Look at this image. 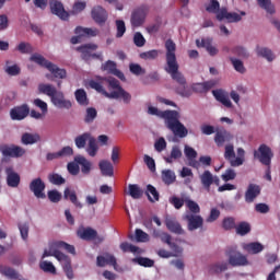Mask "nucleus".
<instances>
[{
    "mask_svg": "<svg viewBox=\"0 0 280 280\" xmlns=\"http://www.w3.org/2000/svg\"><path fill=\"white\" fill-rule=\"evenodd\" d=\"M166 49V65L164 67V71L171 75L172 80L179 84V88L175 90L177 95L182 97H189V93L187 92V79H185V74L180 72V66L178 65V59H176V44L172 39H167L165 42Z\"/></svg>",
    "mask_w": 280,
    "mask_h": 280,
    "instance_id": "1",
    "label": "nucleus"
},
{
    "mask_svg": "<svg viewBox=\"0 0 280 280\" xmlns=\"http://www.w3.org/2000/svg\"><path fill=\"white\" fill-rule=\"evenodd\" d=\"M164 124L166 128L171 130L175 137H179V139H185V137L189 135L187 127L180 122V114L177 110H172L170 115L166 116Z\"/></svg>",
    "mask_w": 280,
    "mask_h": 280,
    "instance_id": "2",
    "label": "nucleus"
},
{
    "mask_svg": "<svg viewBox=\"0 0 280 280\" xmlns=\"http://www.w3.org/2000/svg\"><path fill=\"white\" fill-rule=\"evenodd\" d=\"M164 124L166 128L171 130L175 137H179V139H185V137L189 135L187 127L180 122V114L177 110H172L170 115L166 116Z\"/></svg>",
    "mask_w": 280,
    "mask_h": 280,
    "instance_id": "3",
    "label": "nucleus"
},
{
    "mask_svg": "<svg viewBox=\"0 0 280 280\" xmlns=\"http://www.w3.org/2000/svg\"><path fill=\"white\" fill-rule=\"evenodd\" d=\"M30 60L39 65V67H44V69H48L54 78H59V80H65L67 78V70L58 68V66L45 59L40 54H33Z\"/></svg>",
    "mask_w": 280,
    "mask_h": 280,
    "instance_id": "4",
    "label": "nucleus"
},
{
    "mask_svg": "<svg viewBox=\"0 0 280 280\" xmlns=\"http://www.w3.org/2000/svg\"><path fill=\"white\" fill-rule=\"evenodd\" d=\"M105 82L108 83V90L112 91L109 94V100H119L121 98L125 104H130L132 95L128 93L124 88H121L119 80L117 79H105Z\"/></svg>",
    "mask_w": 280,
    "mask_h": 280,
    "instance_id": "5",
    "label": "nucleus"
},
{
    "mask_svg": "<svg viewBox=\"0 0 280 280\" xmlns=\"http://www.w3.org/2000/svg\"><path fill=\"white\" fill-rule=\"evenodd\" d=\"M230 266H248V259L242 253L237 252V247H229L225 252Z\"/></svg>",
    "mask_w": 280,
    "mask_h": 280,
    "instance_id": "6",
    "label": "nucleus"
},
{
    "mask_svg": "<svg viewBox=\"0 0 280 280\" xmlns=\"http://www.w3.org/2000/svg\"><path fill=\"white\" fill-rule=\"evenodd\" d=\"M254 156L255 159H258L259 163L270 167L275 153H272V149H270V147L260 144L258 150L254 152Z\"/></svg>",
    "mask_w": 280,
    "mask_h": 280,
    "instance_id": "7",
    "label": "nucleus"
},
{
    "mask_svg": "<svg viewBox=\"0 0 280 280\" xmlns=\"http://www.w3.org/2000/svg\"><path fill=\"white\" fill-rule=\"evenodd\" d=\"M0 152L3 156L10 159H21V156H25V149L23 147H19L15 144H2L0 145Z\"/></svg>",
    "mask_w": 280,
    "mask_h": 280,
    "instance_id": "8",
    "label": "nucleus"
},
{
    "mask_svg": "<svg viewBox=\"0 0 280 280\" xmlns=\"http://www.w3.org/2000/svg\"><path fill=\"white\" fill-rule=\"evenodd\" d=\"M78 236L81 240H85V242L95 241V244H102V242L105 240L104 235H97V231L93 230V228H83L79 230Z\"/></svg>",
    "mask_w": 280,
    "mask_h": 280,
    "instance_id": "9",
    "label": "nucleus"
},
{
    "mask_svg": "<svg viewBox=\"0 0 280 280\" xmlns=\"http://www.w3.org/2000/svg\"><path fill=\"white\" fill-rule=\"evenodd\" d=\"M28 189L30 191H32V194H34L35 198L42 200H45V198H47V195H45L46 185L40 177L32 179L28 185Z\"/></svg>",
    "mask_w": 280,
    "mask_h": 280,
    "instance_id": "10",
    "label": "nucleus"
},
{
    "mask_svg": "<svg viewBox=\"0 0 280 280\" xmlns=\"http://www.w3.org/2000/svg\"><path fill=\"white\" fill-rule=\"evenodd\" d=\"M60 241L50 243L48 248L44 250V254L42 256V259H45V257H56V259L62 264V259H67V255L60 252Z\"/></svg>",
    "mask_w": 280,
    "mask_h": 280,
    "instance_id": "11",
    "label": "nucleus"
},
{
    "mask_svg": "<svg viewBox=\"0 0 280 280\" xmlns=\"http://www.w3.org/2000/svg\"><path fill=\"white\" fill-rule=\"evenodd\" d=\"M54 106H57V108H65L66 110H70V108L73 107V103H71L70 100H67L65 97V92L57 91L51 97H50Z\"/></svg>",
    "mask_w": 280,
    "mask_h": 280,
    "instance_id": "12",
    "label": "nucleus"
},
{
    "mask_svg": "<svg viewBox=\"0 0 280 280\" xmlns=\"http://www.w3.org/2000/svg\"><path fill=\"white\" fill-rule=\"evenodd\" d=\"M50 12L61 19V21H69V12L65 10V4L59 0H51L50 3Z\"/></svg>",
    "mask_w": 280,
    "mask_h": 280,
    "instance_id": "13",
    "label": "nucleus"
},
{
    "mask_svg": "<svg viewBox=\"0 0 280 280\" xmlns=\"http://www.w3.org/2000/svg\"><path fill=\"white\" fill-rule=\"evenodd\" d=\"M91 16L97 25H105L108 21V12L102 5H96L91 11Z\"/></svg>",
    "mask_w": 280,
    "mask_h": 280,
    "instance_id": "14",
    "label": "nucleus"
},
{
    "mask_svg": "<svg viewBox=\"0 0 280 280\" xmlns=\"http://www.w3.org/2000/svg\"><path fill=\"white\" fill-rule=\"evenodd\" d=\"M184 220L187 222L188 231H197V229H202V225L205 224V219L194 213H187L184 217Z\"/></svg>",
    "mask_w": 280,
    "mask_h": 280,
    "instance_id": "15",
    "label": "nucleus"
},
{
    "mask_svg": "<svg viewBox=\"0 0 280 280\" xmlns=\"http://www.w3.org/2000/svg\"><path fill=\"white\" fill-rule=\"evenodd\" d=\"M145 16H148V9L145 7L135 10L130 20L132 27H141L145 23Z\"/></svg>",
    "mask_w": 280,
    "mask_h": 280,
    "instance_id": "16",
    "label": "nucleus"
},
{
    "mask_svg": "<svg viewBox=\"0 0 280 280\" xmlns=\"http://www.w3.org/2000/svg\"><path fill=\"white\" fill-rule=\"evenodd\" d=\"M215 14L217 21H224V19H226L229 23H240V21H242V15L237 13H229L226 8H219Z\"/></svg>",
    "mask_w": 280,
    "mask_h": 280,
    "instance_id": "17",
    "label": "nucleus"
},
{
    "mask_svg": "<svg viewBox=\"0 0 280 280\" xmlns=\"http://www.w3.org/2000/svg\"><path fill=\"white\" fill-rule=\"evenodd\" d=\"M27 115H30V106L27 104L16 106L10 110V117L13 121H22Z\"/></svg>",
    "mask_w": 280,
    "mask_h": 280,
    "instance_id": "18",
    "label": "nucleus"
},
{
    "mask_svg": "<svg viewBox=\"0 0 280 280\" xmlns=\"http://www.w3.org/2000/svg\"><path fill=\"white\" fill-rule=\"evenodd\" d=\"M164 222L166 229H168L171 233H174L175 235H185V230H183V225H180V222H178L176 218L166 217Z\"/></svg>",
    "mask_w": 280,
    "mask_h": 280,
    "instance_id": "19",
    "label": "nucleus"
},
{
    "mask_svg": "<svg viewBox=\"0 0 280 280\" xmlns=\"http://www.w3.org/2000/svg\"><path fill=\"white\" fill-rule=\"evenodd\" d=\"M103 71H107V73H110L112 75H116L118 80H121V82H126V75L121 70L117 69V63L113 60L106 61L102 66Z\"/></svg>",
    "mask_w": 280,
    "mask_h": 280,
    "instance_id": "20",
    "label": "nucleus"
},
{
    "mask_svg": "<svg viewBox=\"0 0 280 280\" xmlns=\"http://www.w3.org/2000/svg\"><path fill=\"white\" fill-rule=\"evenodd\" d=\"M261 195V186L257 184H249L245 191V202L248 205L255 202V199Z\"/></svg>",
    "mask_w": 280,
    "mask_h": 280,
    "instance_id": "21",
    "label": "nucleus"
},
{
    "mask_svg": "<svg viewBox=\"0 0 280 280\" xmlns=\"http://www.w3.org/2000/svg\"><path fill=\"white\" fill-rule=\"evenodd\" d=\"M96 266L104 268L105 266H113L117 270V258L109 253H105L102 256H97Z\"/></svg>",
    "mask_w": 280,
    "mask_h": 280,
    "instance_id": "22",
    "label": "nucleus"
},
{
    "mask_svg": "<svg viewBox=\"0 0 280 280\" xmlns=\"http://www.w3.org/2000/svg\"><path fill=\"white\" fill-rule=\"evenodd\" d=\"M5 174H7V184L9 187L16 188L19 187V185H21V175L14 172V167L8 166L5 168Z\"/></svg>",
    "mask_w": 280,
    "mask_h": 280,
    "instance_id": "23",
    "label": "nucleus"
},
{
    "mask_svg": "<svg viewBox=\"0 0 280 280\" xmlns=\"http://www.w3.org/2000/svg\"><path fill=\"white\" fill-rule=\"evenodd\" d=\"M232 140L233 135H231V132H229L226 129H221L214 135V143L218 145V148H222L224 143H229V141Z\"/></svg>",
    "mask_w": 280,
    "mask_h": 280,
    "instance_id": "24",
    "label": "nucleus"
},
{
    "mask_svg": "<svg viewBox=\"0 0 280 280\" xmlns=\"http://www.w3.org/2000/svg\"><path fill=\"white\" fill-rule=\"evenodd\" d=\"M218 86V80H209L202 83H195L192 90L195 93H209L211 89Z\"/></svg>",
    "mask_w": 280,
    "mask_h": 280,
    "instance_id": "25",
    "label": "nucleus"
},
{
    "mask_svg": "<svg viewBox=\"0 0 280 280\" xmlns=\"http://www.w3.org/2000/svg\"><path fill=\"white\" fill-rule=\"evenodd\" d=\"M95 50H97V44H85L77 47V51L81 54L83 60H89Z\"/></svg>",
    "mask_w": 280,
    "mask_h": 280,
    "instance_id": "26",
    "label": "nucleus"
},
{
    "mask_svg": "<svg viewBox=\"0 0 280 280\" xmlns=\"http://www.w3.org/2000/svg\"><path fill=\"white\" fill-rule=\"evenodd\" d=\"M0 275H2V277H7V279L10 280L21 279V275L19 273V271H16V269L5 265H0Z\"/></svg>",
    "mask_w": 280,
    "mask_h": 280,
    "instance_id": "27",
    "label": "nucleus"
},
{
    "mask_svg": "<svg viewBox=\"0 0 280 280\" xmlns=\"http://www.w3.org/2000/svg\"><path fill=\"white\" fill-rule=\"evenodd\" d=\"M110 80L112 78H105V79H102L101 82H97L95 80H91L89 85L94 89V91H97V93H101L102 95H104L105 97H110V92L108 93L106 90H104V85L102 84H107L108 86V83L106 80Z\"/></svg>",
    "mask_w": 280,
    "mask_h": 280,
    "instance_id": "28",
    "label": "nucleus"
},
{
    "mask_svg": "<svg viewBox=\"0 0 280 280\" xmlns=\"http://www.w3.org/2000/svg\"><path fill=\"white\" fill-rule=\"evenodd\" d=\"M212 95L215 97V101L223 104V106H225V108H232L233 107V103H231V98H229V95L224 94V91L213 90Z\"/></svg>",
    "mask_w": 280,
    "mask_h": 280,
    "instance_id": "29",
    "label": "nucleus"
},
{
    "mask_svg": "<svg viewBox=\"0 0 280 280\" xmlns=\"http://www.w3.org/2000/svg\"><path fill=\"white\" fill-rule=\"evenodd\" d=\"M98 167L101 170L102 176H115V167L113 166V163L108 160H102L98 163Z\"/></svg>",
    "mask_w": 280,
    "mask_h": 280,
    "instance_id": "30",
    "label": "nucleus"
},
{
    "mask_svg": "<svg viewBox=\"0 0 280 280\" xmlns=\"http://www.w3.org/2000/svg\"><path fill=\"white\" fill-rule=\"evenodd\" d=\"M74 161L78 165L81 166L82 174H85V175L91 174V170L93 167V164L91 163V161H89L86 158L82 155L75 156Z\"/></svg>",
    "mask_w": 280,
    "mask_h": 280,
    "instance_id": "31",
    "label": "nucleus"
},
{
    "mask_svg": "<svg viewBox=\"0 0 280 280\" xmlns=\"http://www.w3.org/2000/svg\"><path fill=\"white\" fill-rule=\"evenodd\" d=\"M74 34H77V36H86L88 38H93L97 36V34H100V31L97 28L77 26L74 30Z\"/></svg>",
    "mask_w": 280,
    "mask_h": 280,
    "instance_id": "32",
    "label": "nucleus"
},
{
    "mask_svg": "<svg viewBox=\"0 0 280 280\" xmlns=\"http://www.w3.org/2000/svg\"><path fill=\"white\" fill-rule=\"evenodd\" d=\"M200 183L206 191H211L213 185V174L210 171H205L200 176Z\"/></svg>",
    "mask_w": 280,
    "mask_h": 280,
    "instance_id": "33",
    "label": "nucleus"
},
{
    "mask_svg": "<svg viewBox=\"0 0 280 280\" xmlns=\"http://www.w3.org/2000/svg\"><path fill=\"white\" fill-rule=\"evenodd\" d=\"M63 198L65 200H70V202H72V205H74L77 209H82L84 207L82 202L78 200V195L75 194V190L66 188L63 191Z\"/></svg>",
    "mask_w": 280,
    "mask_h": 280,
    "instance_id": "34",
    "label": "nucleus"
},
{
    "mask_svg": "<svg viewBox=\"0 0 280 280\" xmlns=\"http://www.w3.org/2000/svg\"><path fill=\"white\" fill-rule=\"evenodd\" d=\"M38 141H40V135L38 133L24 132L21 137V143L23 145H34Z\"/></svg>",
    "mask_w": 280,
    "mask_h": 280,
    "instance_id": "35",
    "label": "nucleus"
},
{
    "mask_svg": "<svg viewBox=\"0 0 280 280\" xmlns=\"http://www.w3.org/2000/svg\"><path fill=\"white\" fill-rule=\"evenodd\" d=\"M91 139H93V136L90 132H84L74 138V144L78 150H83V148H86V142L89 143Z\"/></svg>",
    "mask_w": 280,
    "mask_h": 280,
    "instance_id": "36",
    "label": "nucleus"
},
{
    "mask_svg": "<svg viewBox=\"0 0 280 280\" xmlns=\"http://www.w3.org/2000/svg\"><path fill=\"white\" fill-rule=\"evenodd\" d=\"M178 159H183V151L178 145H173L171 154L168 156H164L165 163L170 164L174 163V161H178Z\"/></svg>",
    "mask_w": 280,
    "mask_h": 280,
    "instance_id": "37",
    "label": "nucleus"
},
{
    "mask_svg": "<svg viewBox=\"0 0 280 280\" xmlns=\"http://www.w3.org/2000/svg\"><path fill=\"white\" fill-rule=\"evenodd\" d=\"M145 196L149 202H159L161 198V195L159 194V190H156V187L151 184L147 185Z\"/></svg>",
    "mask_w": 280,
    "mask_h": 280,
    "instance_id": "38",
    "label": "nucleus"
},
{
    "mask_svg": "<svg viewBox=\"0 0 280 280\" xmlns=\"http://www.w3.org/2000/svg\"><path fill=\"white\" fill-rule=\"evenodd\" d=\"M201 47H203L210 56H218L219 50L217 49L215 46H213V39L211 38L201 39Z\"/></svg>",
    "mask_w": 280,
    "mask_h": 280,
    "instance_id": "39",
    "label": "nucleus"
},
{
    "mask_svg": "<svg viewBox=\"0 0 280 280\" xmlns=\"http://www.w3.org/2000/svg\"><path fill=\"white\" fill-rule=\"evenodd\" d=\"M128 189H129V196L133 200H139V199L143 198V189H141V187H139V185L129 184Z\"/></svg>",
    "mask_w": 280,
    "mask_h": 280,
    "instance_id": "40",
    "label": "nucleus"
},
{
    "mask_svg": "<svg viewBox=\"0 0 280 280\" xmlns=\"http://www.w3.org/2000/svg\"><path fill=\"white\" fill-rule=\"evenodd\" d=\"M74 97L80 106H89V96L84 89H79L74 92Z\"/></svg>",
    "mask_w": 280,
    "mask_h": 280,
    "instance_id": "41",
    "label": "nucleus"
},
{
    "mask_svg": "<svg viewBox=\"0 0 280 280\" xmlns=\"http://www.w3.org/2000/svg\"><path fill=\"white\" fill-rule=\"evenodd\" d=\"M172 113V110H160L159 108L154 106H149L148 107V114L149 115H154L155 117H160V119H164V121L167 119V116Z\"/></svg>",
    "mask_w": 280,
    "mask_h": 280,
    "instance_id": "42",
    "label": "nucleus"
},
{
    "mask_svg": "<svg viewBox=\"0 0 280 280\" xmlns=\"http://www.w3.org/2000/svg\"><path fill=\"white\" fill-rule=\"evenodd\" d=\"M61 264H62L63 272L66 273L67 278L73 279L74 275H73V268L71 267V258H69V256H66V258L61 260Z\"/></svg>",
    "mask_w": 280,
    "mask_h": 280,
    "instance_id": "43",
    "label": "nucleus"
},
{
    "mask_svg": "<svg viewBox=\"0 0 280 280\" xmlns=\"http://www.w3.org/2000/svg\"><path fill=\"white\" fill-rule=\"evenodd\" d=\"M244 249L252 255H257L258 253H261V250H264V245L257 242L248 243L244 245Z\"/></svg>",
    "mask_w": 280,
    "mask_h": 280,
    "instance_id": "44",
    "label": "nucleus"
},
{
    "mask_svg": "<svg viewBox=\"0 0 280 280\" xmlns=\"http://www.w3.org/2000/svg\"><path fill=\"white\" fill-rule=\"evenodd\" d=\"M100 151V147L97 145V140L92 137L88 142L86 152L89 156H97V152Z\"/></svg>",
    "mask_w": 280,
    "mask_h": 280,
    "instance_id": "45",
    "label": "nucleus"
},
{
    "mask_svg": "<svg viewBox=\"0 0 280 280\" xmlns=\"http://www.w3.org/2000/svg\"><path fill=\"white\" fill-rule=\"evenodd\" d=\"M235 231L236 235L244 237V235H248V233H250V223L243 221L236 225Z\"/></svg>",
    "mask_w": 280,
    "mask_h": 280,
    "instance_id": "46",
    "label": "nucleus"
},
{
    "mask_svg": "<svg viewBox=\"0 0 280 280\" xmlns=\"http://www.w3.org/2000/svg\"><path fill=\"white\" fill-rule=\"evenodd\" d=\"M39 93H43L44 95H47L48 97H51L58 90L51 84H45L40 83L38 85Z\"/></svg>",
    "mask_w": 280,
    "mask_h": 280,
    "instance_id": "47",
    "label": "nucleus"
},
{
    "mask_svg": "<svg viewBox=\"0 0 280 280\" xmlns=\"http://www.w3.org/2000/svg\"><path fill=\"white\" fill-rule=\"evenodd\" d=\"M15 51H19L20 54L26 55L32 54L34 51V47H32V44L27 42H21L16 47Z\"/></svg>",
    "mask_w": 280,
    "mask_h": 280,
    "instance_id": "48",
    "label": "nucleus"
},
{
    "mask_svg": "<svg viewBox=\"0 0 280 280\" xmlns=\"http://www.w3.org/2000/svg\"><path fill=\"white\" fill-rule=\"evenodd\" d=\"M97 117V109L95 107H89L85 110V117H84V122L85 124H93Z\"/></svg>",
    "mask_w": 280,
    "mask_h": 280,
    "instance_id": "49",
    "label": "nucleus"
},
{
    "mask_svg": "<svg viewBox=\"0 0 280 280\" xmlns=\"http://www.w3.org/2000/svg\"><path fill=\"white\" fill-rule=\"evenodd\" d=\"M246 154V151H244L243 148L237 149V158H235L234 161L231 162L232 167H240V165H244V156Z\"/></svg>",
    "mask_w": 280,
    "mask_h": 280,
    "instance_id": "50",
    "label": "nucleus"
},
{
    "mask_svg": "<svg viewBox=\"0 0 280 280\" xmlns=\"http://www.w3.org/2000/svg\"><path fill=\"white\" fill-rule=\"evenodd\" d=\"M48 180H49V183H51V185H58V186L65 185V183H67V179H65V177H62L58 173L49 174Z\"/></svg>",
    "mask_w": 280,
    "mask_h": 280,
    "instance_id": "51",
    "label": "nucleus"
},
{
    "mask_svg": "<svg viewBox=\"0 0 280 280\" xmlns=\"http://www.w3.org/2000/svg\"><path fill=\"white\" fill-rule=\"evenodd\" d=\"M257 54L258 56H261V58H266L268 62H272V60H275V55L270 48H258Z\"/></svg>",
    "mask_w": 280,
    "mask_h": 280,
    "instance_id": "52",
    "label": "nucleus"
},
{
    "mask_svg": "<svg viewBox=\"0 0 280 280\" xmlns=\"http://www.w3.org/2000/svg\"><path fill=\"white\" fill-rule=\"evenodd\" d=\"M224 159L229 161L230 165L232 161H235V148L233 144L225 145Z\"/></svg>",
    "mask_w": 280,
    "mask_h": 280,
    "instance_id": "53",
    "label": "nucleus"
},
{
    "mask_svg": "<svg viewBox=\"0 0 280 280\" xmlns=\"http://www.w3.org/2000/svg\"><path fill=\"white\" fill-rule=\"evenodd\" d=\"M39 268L44 272H50V275H56V267L51 261L43 260L39 262Z\"/></svg>",
    "mask_w": 280,
    "mask_h": 280,
    "instance_id": "54",
    "label": "nucleus"
},
{
    "mask_svg": "<svg viewBox=\"0 0 280 280\" xmlns=\"http://www.w3.org/2000/svg\"><path fill=\"white\" fill-rule=\"evenodd\" d=\"M237 225H235V218L233 217H226L222 221V228L224 231H233V229H236Z\"/></svg>",
    "mask_w": 280,
    "mask_h": 280,
    "instance_id": "55",
    "label": "nucleus"
},
{
    "mask_svg": "<svg viewBox=\"0 0 280 280\" xmlns=\"http://www.w3.org/2000/svg\"><path fill=\"white\" fill-rule=\"evenodd\" d=\"M162 180L165 183V185H172L174 180H176V175H174V172L167 170L162 172Z\"/></svg>",
    "mask_w": 280,
    "mask_h": 280,
    "instance_id": "56",
    "label": "nucleus"
},
{
    "mask_svg": "<svg viewBox=\"0 0 280 280\" xmlns=\"http://www.w3.org/2000/svg\"><path fill=\"white\" fill-rule=\"evenodd\" d=\"M210 270L215 275H220V272H225V270H229V262H217L211 266Z\"/></svg>",
    "mask_w": 280,
    "mask_h": 280,
    "instance_id": "57",
    "label": "nucleus"
},
{
    "mask_svg": "<svg viewBox=\"0 0 280 280\" xmlns=\"http://www.w3.org/2000/svg\"><path fill=\"white\" fill-rule=\"evenodd\" d=\"M185 205L189 209L190 213H200V206L198 203L189 198H185Z\"/></svg>",
    "mask_w": 280,
    "mask_h": 280,
    "instance_id": "58",
    "label": "nucleus"
},
{
    "mask_svg": "<svg viewBox=\"0 0 280 280\" xmlns=\"http://www.w3.org/2000/svg\"><path fill=\"white\" fill-rule=\"evenodd\" d=\"M142 60H156L159 58V50L152 49L140 54Z\"/></svg>",
    "mask_w": 280,
    "mask_h": 280,
    "instance_id": "59",
    "label": "nucleus"
},
{
    "mask_svg": "<svg viewBox=\"0 0 280 280\" xmlns=\"http://www.w3.org/2000/svg\"><path fill=\"white\" fill-rule=\"evenodd\" d=\"M133 261L143 268H152L154 266V260L145 257L135 258Z\"/></svg>",
    "mask_w": 280,
    "mask_h": 280,
    "instance_id": "60",
    "label": "nucleus"
},
{
    "mask_svg": "<svg viewBox=\"0 0 280 280\" xmlns=\"http://www.w3.org/2000/svg\"><path fill=\"white\" fill-rule=\"evenodd\" d=\"M129 71L133 75H145V69H143L139 63H130Z\"/></svg>",
    "mask_w": 280,
    "mask_h": 280,
    "instance_id": "61",
    "label": "nucleus"
},
{
    "mask_svg": "<svg viewBox=\"0 0 280 280\" xmlns=\"http://www.w3.org/2000/svg\"><path fill=\"white\" fill-rule=\"evenodd\" d=\"M168 202L173 205V207L177 210L183 209V207H185V199L180 197L173 196L168 199Z\"/></svg>",
    "mask_w": 280,
    "mask_h": 280,
    "instance_id": "62",
    "label": "nucleus"
},
{
    "mask_svg": "<svg viewBox=\"0 0 280 280\" xmlns=\"http://www.w3.org/2000/svg\"><path fill=\"white\" fill-rule=\"evenodd\" d=\"M116 30V38H121L126 34V22H124L122 20H117Z\"/></svg>",
    "mask_w": 280,
    "mask_h": 280,
    "instance_id": "63",
    "label": "nucleus"
},
{
    "mask_svg": "<svg viewBox=\"0 0 280 280\" xmlns=\"http://www.w3.org/2000/svg\"><path fill=\"white\" fill-rule=\"evenodd\" d=\"M230 60L235 71H237L238 73H246V68L244 67V62H242V60L235 58H230Z\"/></svg>",
    "mask_w": 280,
    "mask_h": 280,
    "instance_id": "64",
    "label": "nucleus"
}]
</instances>
